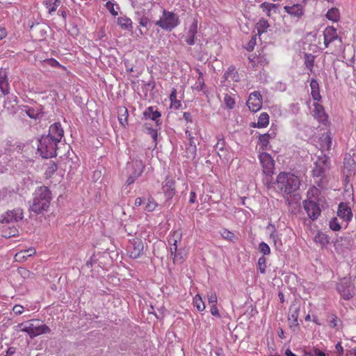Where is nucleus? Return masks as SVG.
<instances>
[{
	"mask_svg": "<svg viewBox=\"0 0 356 356\" xmlns=\"http://www.w3.org/2000/svg\"><path fill=\"white\" fill-rule=\"evenodd\" d=\"M64 131L58 122L51 124L49 134L38 140V151L41 156H70L71 147L67 143H60Z\"/></svg>",
	"mask_w": 356,
	"mask_h": 356,
	"instance_id": "1",
	"label": "nucleus"
},
{
	"mask_svg": "<svg viewBox=\"0 0 356 356\" xmlns=\"http://www.w3.org/2000/svg\"><path fill=\"white\" fill-rule=\"evenodd\" d=\"M52 193L49 187L42 186L36 188L33 194L32 200L29 201V211L35 214H43L48 211Z\"/></svg>",
	"mask_w": 356,
	"mask_h": 356,
	"instance_id": "2",
	"label": "nucleus"
},
{
	"mask_svg": "<svg viewBox=\"0 0 356 356\" xmlns=\"http://www.w3.org/2000/svg\"><path fill=\"white\" fill-rule=\"evenodd\" d=\"M277 188L283 195H291L299 189L300 181L293 174L289 172H280L275 181Z\"/></svg>",
	"mask_w": 356,
	"mask_h": 356,
	"instance_id": "3",
	"label": "nucleus"
},
{
	"mask_svg": "<svg viewBox=\"0 0 356 356\" xmlns=\"http://www.w3.org/2000/svg\"><path fill=\"white\" fill-rule=\"evenodd\" d=\"M154 24L163 30L171 31L179 24V19L173 12L163 9L162 16Z\"/></svg>",
	"mask_w": 356,
	"mask_h": 356,
	"instance_id": "4",
	"label": "nucleus"
},
{
	"mask_svg": "<svg viewBox=\"0 0 356 356\" xmlns=\"http://www.w3.org/2000/svg\"><path fill=\"white\" fill-rule=\"evenodd\" d=\"M336 290L345 300H349L355 296V287L351 277H343L336 284Z\"/></svg>",
	"mask_w": 356,
	"mask_h": 356,
	"instance_id": "5",
	"label": "nucleus"
},
{
	"mask_svg": "<svg viewBox=\"0 0 356 356\" xmlns=\"http://www.w3.org/2000/svg\"><path fill=\"white\" fill-rule=\"evenodd\" d=\"M22 331L26 332L31 338H34L42 334L49 333L51 330L39 320L33 319L31 321L29 325L22 328Z\"/></svg>",
	"mask_w": 356,
	"mask_h": 356,
	"instance_id": "6",
	"label": "nucleus"
},
{
	"mask_svg": "<svg viewBox=\"0 0 356 356\" xmlns=\"http://www.w3.org/2000/svg\"><path fill=\"white\" fill-rule=\"evenodd\" d=\"M143 243L140 238H134L129 240L127 252L131 258L137 259L140 257L143 253Z\"/></svg>",
	"mask_w": 356,
	"mask_h": 356,
	"instance_id": "7",
	"label": "nucleus"
},
{
	"mask_svg": "<svg viewBox=\"0 0 356 356\" xmlns=\"http://www.w3.org/2000/svg\"><path fill=\"white\" fill-rule=\"evenodd\" d=\"M314 165L315 166L312 170L313 175L316 177H320L321 180L322 177L330 168V162L329 157H318Z\"/></svg>",
	"mask_w": 356,
	"mask_h": 356,
	"instance_id": "8",
	"label": "nucleus"
},
{
	"mask_svg": "<svg viewBox=\"0 0 356 356\" xmlns=\"http://www.w3.org/2000/svg\"><path fill=\"white\" fill-rule=\"evenodd\" d=\"M162 191L167 200H171L177 193L176 181L171 175H167L162 183Z\"/></svg>",
	"mask_w": 356,
	"mask_h": 356,
	"instance_id": "9",
	"label": "nucleus"
},
{
	"mask_svg": "<svg viewBox=\"0 0 356 356\" xmlns=\"http://www.w3.org/2000/svg\"><path fill=\"white\" fill-rule=\"evenodd\" d=\"M303 207L307 213L308 217L312 220H315L317 219L321 213L319 204L317 203L315 200L310 199L305 200L303 202Z\"/></svg>",
	"mask_w": 356,
	"mask_h": 356,
	"instance_id": "10",
	"label": "nucleus"
},
{
	"mask_svg": "<svg viewBox=\"0 0 356 356\" xmlns=\"http://www.w3.org/2000/svg\"><path fill=\"white\" fill-rule=\"evenodd\" d=\"M324 45L328 47L329 44L334 42H337L339 45L342 44V39L338 36L337 29L333 26L327 27L323 31Z\"/></svg>",
	"mask_w": 356,
	"mask_h": 356,
	"instance_id": "11",
	"label": "nucleus"
},
{
	"mask_svg": "<svg viewBox=\"0 0 356 356\" xmlns=\"http://www.w3.org/2000/svg\"><path fill=\"white\" fill-rule=\"evenodd\" d=\"M246 105L252 112L259 111L262 106V99L259 92L254 91L250 93Z\"/></svg>",
	"mask_w": 356,
	"mask_h": 356,
	"instance_id": "12",
	"label": "nucleus"
},
{
	"mask_svg": "<svg viewBox=\"0 0 356 356\" xmlns=\"http://www.w3.org/2000/svg\"><path fill=\"white\" fill-rule=\"evenodd\" d=\"M23 218V212L20 209L8 211L0 216V222L9 223L11 222H17Z\"/></svg>",
	"mask_w": 356,
	"mask_h": 356,
	"instance_id": "13",
	"label": "nucleus"
},
{
	"mask_svg": "<svg viewBox=\"0 0 356 356\" xmlns=\"http://www.w3.org/2000/svg\"><path fill=\"white\" fill-rule=\"evenodd\" d=\"M284 10L292 18L296 19V21L299 20L305 14V7L300 3L285 6Z\"/></svg>",
	"mask_w": 356,
	"mask_h": 356,
	"instance_id": "14",
	"label": "nucleus"
},
{
	"mask_svg": "<svg viewBox=\"0 0 356 356\" xmlns=\"http://www.w3.org/2000/svg\"><path fill=\"white\" fill-rule=\"evenodd\" d=\"M264 174L271 176L274 174L275 161L273 157H259Z\"/></svg>",
	"mask_w": 356,
	"mask_h": 356,
	"instance_id": "15",
	"label": "nucleus"
},
{
	"mask_svg": "<svg viewBox=\"0 0 356 356\" xmlns=\"http://www.w3.org/2000/svg\"><path fill=\"white\" fill-rule=\"evenodd\" d=\"M337 216L345 222H348L352 220L353 213L347 203L341 202L338 207Z\"/></svg>",
	"mask_w": 356,
	"mask_h": 356,
	"instance_id": "16",
	"label": "nucleus"
},
{
	"mask_svg": "<svg viewBox=\"0 0 356 356\" xmlns=\"http://www.w3.org/2000/svg\"><path fill=\"white\" fill-rule=\"evenodd\" d=\"M145 165L143 161L138 158H134L131 161L127 162V168L131 170V172L136 176H140L143 172Z\"/></svg>",
	"mask_w": 356,
	"mask_h": 356,
	"instance_id": "17",
	"label": "nucleus"
},
{
	"mask_svg": "<svg viewBox=\"0 0 356 356\" xmlns=\"http://www.w3.org/2000/svg\"><path fill=\"white\" fill-rule=\"evenodd\" d=\"M181 238V233L175 231L172 236L168 238V243L170 245V255L175 256L177 257V255L175 254L176 252H178L179 249H178L177 242L180 241Z\"/></svg>",
	"mask_w": 356,
	"mask_h": 356,
	"instance_id": "18",
	"label": "nucleus"
},
{
	"mask_svg": "<svg viewBox=\"0 0 356 356\" xmlns=\"http://www.w3.org/2000/svg\"><path fill=\"white\" fill-rule=\"evenodd\" d=\"M143 115L145 119L154 121L156 127H159L161 124V121L160 120L161 113L158 111H154L152 106L147 108L143 112Z\"/></svg>",
	"mask_w": 356,
	"mask_h": 356,
	"instance_id": "19",
	"label": "nucleus"
},
{
	"mask_svg": "<svg viewBox=\"0 0 356 356\" xmlns=\"http://www.w3.org/2000/svg\"><path fill=\"white\" fill-rule=\"evenodd\" d=\"M314 117L322 123L327 122V115L325 112L323 106L318 103H314Z\"/></svg>",
	"mask_w": 356,
	"mask_h": 356,
	"instance_id": "20",
	"label": "nucleus"
},
{
	"mask_svg": "<svg viewBox=\"0 0 356 356\" xmlns=\"http://www.w3.org/2000/svg\"><path fill=\"white\" fill-rule=\"evenodd\" d=\"M0 90L4 95H8L10 92L7 72L2 69L0 70Z\"/></svg>",
	"mask_w": 356,
	"mask_h": 356,
	"instance_id": "21",
	"label": "nucleus"
},
{
	"mask_svg": "<svg viewBox=\"0 0 356 356\" xmlns=\"http://www.w3.org/2000/svg\"><path fill=\"white\" fill-rule=\"evenodd\" d=\"M280 5L264 2L259 5V8L264 12L268 17H271L273 13H277Z\"/></svg>",
	"mask_w": 356,
	"mask_h": 356,
	"instance_id": "22",
	"label": "nucleus"
},
{
	"mask_svg": "<svg viewBox=\"0 0 356 356\" xmlns=\"http://www.w3.org/2000/svg\"><path fill=\"white\" fill-rule=\"evenodd\" d=\"M197 33V21L194 20L193 24L190 26L189 29L187 32V38H186V42L189 45H193L195 44V35Z\"/></svg>",
	"mask_w": 356,
	"mask_h": 356,
	"instance_id": "23",
	"label": "nucleus"
},
{
	"mask_svg": "<svg viewBox=\"0 0 356 356\" xmlns=\"http://www.w3.org/2000/svg\"><path fill=\"white\" fill-rule=\"evenodd\" d=\"M344 170L343 173L346 174V179L350 175L354 174V168L355 166V161L353 157H344Z\"/></svg>",
	"mask_w": 356,
	"mask_h": 356,
	"instance_id": "24",
	"label": "nucleus"
},
{
	"mask_svg": "<svg viewBox=\"0 0 356 356\" xmlns=\"http://www.w3.org/2000/svg\"><path fill=\"white\" fill-rule=\"evenodd\" d=\"M36 251L34 248H29L27 250H22L15 254V260L17 261H24L28 259L29 257L34 255Z\"/></svg>",
	"mask_w": 356,
	"mask_h": 356,
	"instance_id": "25",
	"label": "nucleus"
},
{
	"mask_svg": "<svg viewBox=\"0 0 356 356\" xmlns=\"http://www.w3.org/2000/svg\"><path fill=\"white\" fill-rule=\"evenodd\" d=\"M311 95L312 98L316 101L321 99V95L319 90V84L316 79H312L310 82Z\"/></svg>",
	"mask_w": 356,
	"mask_h": 356,
	"instance_id": "26",
	"label": "nucleus"
},
{
	"mask_svg": "<svg viewBox=\"0 0 356 356\" xmlns=\"http://www.w3.org/2000/svg\"><path fill=\"white\" fill-rule=\"evenodd\" d=\"M300 310V305L298 303H293L289 309L288 321H291L292 319L298 320Z\"/></svg>",
	"mask_w": 356,
	"mask_h": 356,
	"instance_id": "27",
	"label": "nucleus"
},
{
	"mask_svg": "<svg viewBox=\"0 0 356 356\" xmlns=\"http://www.w3.org/2000/svg\"><path fill=\"white\" fill-rule=\"evenodd\" d=\"M136 19L140 26L144 27L147 30L149 29L151 26V21L150 18L147 15L145 14L141 15L140 13H138Z\"/></svg>",
	"mask_w": 356,
	"mask_h": 356,
	"instance_id": "28",
	"label": "nucleus"
},
{
	"mask_svg": "<svg viewBox=\"0 0 356 356\" xmlns=\"http://www.w3.org/2000/svg\"><path fill=\"white\" fill-rule=\"evenodd\" d=\"M138 227L136 221L130 220L124 225V229L128 235L134 236L138 232Z\"/></svg>",
	"mask_w": 356,
	"mask_h": 356,
	"instance_id": "29",
	"label": "nucleus"
},
{
	"mask_svg": "<svg viewBox=\"0 0 356 356\" xmlns=\"http://www.w3.org/2000/svg\"><path fill=\"white\" fill-rule=\"evenodd\" d=\"M269 124V115L267 113L263 112L260 114L258 122L253 127L263 128L266 127Z\"/></svg>",
	"mask_w": 356,
	"mask_h": 356,
	"instance_id": "30",
	"label": "nucleus"
},
{
	"mask_svg": "<svg viewBox=\"0 0 356 356\" xmlns=\"http://www.w3.org/2000/svg\"><path fill=\"white\" fill-rule=\"evenodd\" d=\"M118 24L122 29L131 31L133 29L132 21L127 17H120L118 18Z\"/></svg>",
	"mask_w": 356,
	"mask_h": 356,
	"instance_id": "31",
	"label": "nucleus"
},
{
	"mask_svg": "<svg viewBox=\"0 0 356 356\" xmlns=\"http://www.w3.org/2000/svg\"><path fill=\"white\" fill-rule=\"evenodd\" d=\"M118 120L120 123L125 127L128 124V111L125 107H121L118 109Z\"/></svg>",
	"mask_w": 356,
	"mask_h": 356,
	"instance_id": "32",
	"label": "nucleus"
},
{
	"mask_svg": "<svg viewBox=\"0 0 356 356\" xmlns=\"http://www.w3.org/2000/svg\"><path fill=\"white\" fill-rule=\"evenodd\" d=\"M269 26L270 25L267 19H264V17L260 18L256 24L258 34L261 35V33L266 32Z\"/></svg>",
	"mask_w": 356,
	"mask_h": 356,
	"instance_id": "33",
	"label": "nucleus"
},
{
	"mask_svg": "<svg viewBox=\"0 0 356 356\" xmlns=\"http://www.w3.org/2000/svg\"><path fill=\"white\" fill-rule=\"evenodd\" d=\"M316 243H320L322 246H325L330 243L328 235L323 232H318L314 238Z\"/></svg>",
	"mask_w": 356,
	"mask_h": 356,
	"instance_id": "34",
	"label": "nucleus"
},
{
	"mask_svg": "<svg viewBox=\"0 0 356 356\" xmlns=\"http://www.w3.org/2000/svg\"><path fill=\"white\" fill-rule=\"evenodd\" d=\"M275 136V135L274 132H273L271 134L266 133V134L260 135L259 137V140L260 144L261 145L262 148L263 149L266 148V147L269 143V140L270 138H274Z\"/></svg>",
	"mask_w": 356,
	"mask_h": 356,
	"instance_id": "35",
	"label": "nucleus"
},
{
	"mask_svg": "<svg viewBox=\"0 0 356 356\" xmlns=\"http://www.w3.org/2000/svg\"><path fill=\"white\" fill-rule=\"evenodd\" d=\"M186 135L188 136V138L189 139V144H188V146L186 148L187 152L188 154H196V151H197L196 145H195V143L193 140V138L191 136V132L188 131H186Z\"/></svg>",
	"mask_w": 356,
	"mask_h": 356,
	"instance_id": "36",
	"label": "nucleus"
},
{
	"mask_svg": "<svg viewBox=\"0 0 356 356\" xmlns=\"http://www.w3.org/2000/svg\"><path fill=\"white\" fill-rule=\"evenodd\" d=\"M326 17L332 22H337L339 19V10L336 8H332L328 10L326 14Z\"/></svg>",
	"mask_w": 356,
	"mask_h": 356,
	"instance_id": "37",
	"label": "nucleus"
},
{
	"mask_svg": "<svg viewBox=\"0 0 356 356\" xmlns=\"http://www.w3.org/2000/svg\"><path fill=\"white\" fill-rule=\"evenodd\" d=\"M193 305L200 312H202L205 309L204 302H203L202 297L199 294L193 298Z\"/></svg>",
	"mask_w": 356,
	"mask_h": 356,
	"instance_id": "38",
	"label": "nucleus"
},
{
	"mask_svg": "<svg viewBox=\"0 0 356 356\" xmlns=\"http://www.w3.org/2000/svg\"><path fill=\"white\" fill-rule=\"evenodd\" d=\"M57 170H58V165L55 162L51 161L49 163V165L48 166V168L45 170V172H44L45 178L46 179L50 178L55 173V172Z\"/></svg>",
	"mask_w": 356,
	"mask_h": 356,
	"instance_id": "39",
	"label": "nucleus"
},
{
	"mask_svg": "<svg viewBox=\"0 0 356 356\" xmlns=\"http://www.w3.org/2000/svg\"><path fill=\"white\" fill-rule=\"evenodd\" d=\"M143 127L144 129L147 131V133L152 137V138L156 141L158 136L157 130L152 128L151 124L149 123H145Z\"/></svg>",
	"mask_w": 356,
	"mask_h": 356,
	"instance_id": "40",
	"label": "nucleus"
},
{
	"mask_svg": "<svg viewBox=\"0 0 356 356\" xmlns=\"http://www.w3.org/2000/svg\"><path fill=\"white\" fill-rule=\"evenodd\" d=\"M220 233L222 237L225 239L230 241H234L236 239L235 234L227 229H222Z\"/></svg>",
	"mask_w": 356,
	"mask_h": 356,
	"instance_id": "41",
	"label": "nucleus"
},
{
	"mask_svg": "<svg viewBox=\"0 0 356 356\" xmlns=\"http://www.w3.org/2000/svg\"><path fill=\"white\" fill-rule=\"evenodd\" d=\"M18 229L15 227H9L3 231V236L5 238H10L18 235Z\"/></svg>",
	"mask_w": 356,
	"mask_h": 356,
	"instance_id": "42",
	"label": "nucleus"
},
{
	"mask_svg": "<svg viewBox=\"0 0 356 356\" xmlns=\"http://www.w3.org/2000/svg\"><path fill=\"white\" fill-rule=\"evenodd\" d=\"M320 195V191L316 186H312L307 191V195L309 198H314L315 200L319 201L318 195Z\"/></svg>",
	"mask_w": 356,
	"mask_h": 356,
	"instance_id": "43",
	"label": "nucleus"
},
{
	"mask_svg": "<svg viewBox=\"0 0 356 356\" xmlns=\"http://www.w3.org/2000/svg\"><path fill=\"white\" fill-rule=\"evenodd\" d=\"M197 71H198L199 76H198L197 81L196 83V86L195 87V89L197 91H201L203 90V88L204 86V81L203 79V74L199 70H197Z\"/></svg>",
	"mask_w": 356,
	"mask_h": 356,
	"instance_id": "44",
	"label": "nucleus"
},
{
	"mask_svg": "<svg viewBox=\"0 0 356 356\" xmlns=\"http://www.w3.org/2000/svg\"><path fill=\"white\" fill-rule=\"evenodd\" d=\"M61 0H54V3L46 2L47 8H49V13H51L56 11V8L60 5Z\"/></svg>",
	"mask_w": 356,
	"mask_h": 356,
	"instance_id": "45",
	"label": "nucleus"
},
{
	"mask_svg": "<svg viewBox=\"0 0 356 356\" xmlns=\"http://www.w3.org/2000/svg\"><path fill=\"white\" fill-rule=\"evenodd\" d=\"M224 103L225 106L229 109H232L235 106L234 99L227 94H226L224 97Z\"/></svg>",
	"mask_w": 356,
	"mask_h": 356,
	"instance_id": "46",
	"label": "nucleus"
},
{
	"mask_svg": "<svg viewBox=\"0 0 356 356\" xmlns=\"http://www.w3.org/2000/svg\"><path fill=\"white\" fill-rule=\"evenodd\" d=\"M259 251L264 255H268L270 253L269 245L265 242H261L259 245Z\"/></svg>",
	"mask_w": 356,
	"mask_h": 356,
	"instance_id": "47",
	"label": "nucleus"
},
{
	"mask_svg": "<svg viewBox=\"0 0 356 356\" xmlns=\"http://www.w3.org/2000/svg\"><path fill=\"white\" fill-rule=\"evenodd\" d=\"M258 266L260 273L264 274L266 268V258L264 256L259 257L258 260Z\"/></svg>",
	"mask_w": 356,
	"mask_h": 356,
	"instance_id": "48",
	"label": "nucleus"
},
{
	"mask_svg": "<svg viewBox=\"0 0 356 356\" xmlns=\"http://www.w3.org/2000/svg\"><path fill=\"white\" fill-rule=\"evenodd\" d=\"M157 206V204L155 202L152 197L148 199V202L146 203L145 210L151 212L153 211Z\"/></svg>",
	"mask_w": 356,
	"mask_h": 356,
	"instance_id": "49",
	"label": "nucleus"
},
{
	"mask_svg": "<svg viewBox=\"0 0 356 356\" xmlns=\"http://www.w3.org/2000/svg\"><path fill=\"white\" fill-rule=\"evenodd\" d=\"M330 228L333 231H339L341 228L337 218H332L330 221Z\"/></svg>",
	"mask_w": 356,
	"mask_h": 356,
	"instance_id": "50",
	"label": "nucleus"
},
{
	"mask_svg": "<svg viewBox=\"0 0 356 356\" xmlns=\"http://www.w3.org/2000/svg\"><path fill=\"white\" fill-rule=\"evenodd\" d=\"M170 99L171 101V104L175 106V107L178 108L181 106V102L177 100V91L175 89H174L171 92Z\"/></svg>",
	"mask_w": 356,
	"mask_h": 356,
	"instance_id": "51",
	"label": "nucleus"
},
{
	"mask_svg": "<svg viewBox=\"0 0 356 356\" xmlns=\"http://www.w3.org/2000/svg\"><path fill=\"white\" fill-rule=\"evenodd\" d=\"M182 252H183L182 250L179 249V250H178V252H176V254H175L177 255V257H176L175 256H171V257L173 259L174 263L178 262V263L181 264L184 261V257L183 256Z\"/></svg>",
	"mask_w": 356,
	"mask_h": 356,
	"instance_id": "52",
	"label": "nucleus"
},
{
	"mask_svg": "<svg viewBox=\"0 0 356 356\" xmlns=\"http://www.w3.org/2000/svg\"><path fill=\"white\" fill-rule=\"evenodd\" d=\"M10 102H8V99L5 101L4 102V108L7 109L11 114L14 115L17 112V107L15 105H10L8 106V104Z\"/></svg>",
	"mask_w": 356,
	"mask_h": 356,
	"instance_id": "53",
	"label": "nucleus"
},
{
	"mask_svg": "<svg viewBox=\"0 0 356 356\" xmlns=\"http://www.w3.org/2000/svg\"><path fill=\"white\" fill-rule=\"evenodd\" d=\"M208 302L210 305H216L217 296L215 293H211L208 295Z\"/></svg>",
	"mask_w": 356,
	"mask_h": 356,
	"instance_id": "54",
	"label": "nucleus"
},
{
	"mask_svg": "<svg viewBox=\"0 0 356 356\" xmlns=\"http://www.w3.org/2000/svg\"><path fill=\"white\" fill-rule=\"evenodd\" d=\"M289 326H290L291 330L293 332H296V330L299 327L298 321V320L292 319L291 321H289Z\"/></svg>",
	"mask_w": 356,
	"mask_h": 356,
	"instance_id": "55",
	"label": "nucleus"
},
{
	"mask_svg": "<svg viewBox=\"0 0 356 356\" xmlns=\"http://www.w3.org/2000/svg\"><path fill=\"white\" fill-rule=\"evenodd\" d=\"M139 177V176H136V175L133 174L132 172L130 173L129 177L127 178L126 181V184L127 186L132 184L134 183L136 179Z\"/></svg>",
	"mask_w": 356,
	"mask_h": 356,
	"instance_id": "56",
	"label": "nucleus"
},
{
	"mask_svg": "<svg viewBox=\"0 0 356 356\" xmlns=\"http://www.w3.org/2000/svg\"><path fill=\"white\" fill-rule=\"evenodd\" d=\"M26 113L27 115L29 117H30L31 118L35 119L38 117V113H37V112L33 108H29L26 111Z\"/></svg>",
	"mask_w": 356,
	"mask_h": 356,
	"instance_id": "57",
	"label": "nucleus"
},
{
	"mask_svg": "<svg viewBox=\"0 0 356 356\" xmlns=\"http://www.w3.org/2000/svg\"><path fill=\"white\" fill-rule=\"evenodd\" d=\"M210 312L211 314L214 316L220 318V315L219 314V311L216 307V305H210Z\"/></svg>",
	"mask_w": 356,
	"mask_h": 356,
	"instance_id": "58",
	"label": "nucleus"
},
{
	"mask_svg": "<svg viewBox=\"0 0 356 356\" xmlns=\"http://www.w3.org/2000/svg\"><path fill=\"white\" fill-rule=\"evenodd\" d=\"M13 312L17 314V315H19V314H22L24 312V307L21 305H16L13 307Z\"/></svg>",
	"mask_w": 356,
	"mask_h": 356,
	"instance_id": "59",
	"label": "nucleus"
},
{
	"mask_svg": "<svg viewBox=\"0 0 356 356\" xmlns=\"http://www.w3.org/2000/svg\"><path fill=\"white\" fill-rule=\"evenodd\" d=\"M335 350H336V352L338 353L339 356H342L343 355V348L341 346V342H338L335 345Z\"/></svg>",
	"mask_w": 356,
	"mask_h": 356,
	"instance_id": "60",
	"label": "nucleus"
},
{
	"mask_svg": "<svg viewBox=\"0 0 356 356\" xmlns=\"http://www.w3.org/2000/svg\"><path fill=\"white\" fill-rule=\"evenodd\" d=\"M106 5L108 10L113 15L115 16L118 15V12L115 10L113 4H110L109 3H107Z\"/></svg>",
	"mask_w": 356,
	"mask_h": 356,
	"instance_id": "61",
	"label": "nucleus"
},
{
	"mask_svg": "<svg viewBox=\"0 0 356 356\" xmlns=\"http://www.w3.org/2000/svg\"><path fill=\"white\" fill-rule=\"evenodd\" d=\"M183 118L187 122H192V115L188 112H184L183 114Z\"/></svg>",
	"mask_w": 356,
	"mask_h": 356,
	"instance_id": "62",
	"label": "nucleus"
},
{
	"mask_svg": "<svg viewBox=\"0 0 356 356\" xmlns=\"http://www.w3.org/2000/svg\"><path fill=\"white\" fill-rule=\"evenodd\" d=\"M338 318L336 315H333L332 319L330 321V325L334 328H337Z\"/></svg>",
	"mask_w": 356,
	"mask_h": 356,
	"instance_id": "63",
	"label": "nucleus"
},
{
	"mask_svg": "<svg viewBox=\"0 0 356 356\" xmlns=\"http://www.w3.org/2000/svg\"><path fill=\"white\" fill-rule=\"evenodd\" d=\"M15 352L16 348L15 347H10L8 348L5 356H12L15 353Z\"/></svg>",
	"mask_w": 356,
	"mask_h": 356,
	"instance_id": "64",
	"label": "nucleus"
}]
</instances>
